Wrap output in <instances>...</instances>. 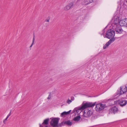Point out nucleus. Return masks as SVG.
Listing matches in <instances>:
<instances>
[{
	"mask_svg": "<svg viewBox=\"0 0 127 127\" xmlns=\"http://www.w3.org/2000/svg\"><path fill=\"white\" fill-rule=\"evenodd\" d=\"M119 22V18L117 16H115L114 18V20L113 22V23L116 25L118 24Z\"/></svg>",
	"mask_w": 127,
	"mask_h": 127,
	"instance_id": "f8f14e48",
	"label": "nucleus"
},
{
	"mask_svg": "<svg viewBox=\"0 0 127 127\" xmlns=\"http://www.w3.org/2000/svg\"><path fill=\"white\" fill-rule=\"evenodd\" d=\"M34 40H35V38H34V36L33 37V38L32 43H34Z\"/></svg>",
	"mask_w": 127,
	"mask_h": 127,
	"instance_id": "bb28decb",
	"label": "nucleus"
},
{
	"mask_svg": "<svg viewBox=\"0 0 127 127\" xmlns=\"http://www.w3.org/2000/svg\"><path fill=\"white\" fill-rule=\"evenodd\" d=\"M115 35V32L112 30H109L106 32V37L109 39L112 38H114L113 37Z\"/></svg>",
	"mask_w": 127,
	"mask_h": 127,
	"instance_id": "f03ea898",
	"label": "nucleus"
},
{
	"mask_svg": "<svg viewBox=\"0 0 127 127\" xmlns=\"http://www.w3.org/2000/svg\"><path fill=\"white\" fill-rule=\"evenodd\" d=\"M81 118V117L80 116H77L74 118L73 120L75 121H78L80 120Z\"/></svg>",
	"mask_w": 127,
	"mask_h": 127,
	"instance_id": "dca6fc26",
	"label": "nucleus"
},
{
	"mask_svg": "<svg viewBox=\"0 0 127 127\" xmlns=\"http://www.w3.org/2000/svg\"><path fill=\"white\" fill-rule=\"evenodd\" d=\"M102 32V33L101 34V35H104V34L105 32L104 30H103Z\"/></svg>",
	"mask_w": 127,
	"mask_h": 127,
	"instance_id": "393cba45",
	"label": "nucleus"
},
{
	"mask_svg": "<svg viewBox=\"0 0 127 127\" xmlns=\"http://www.w3.org/2000/svg\"><path fill=\"white\" fill-rule=\"evenodd\" d=\"M49 18L48 19H47L45 20V21L47 22H49Z\"/></svg>",
	"mask_w": 127,
	"mask_h": 127,
	"instance_id": "b1692460",
	"label": "nucleus"
},
{
	"mask_svg": "<svg viewBox=\"0 0 127 127\" xmlns=\"http://www.w3.org/2000/svg\"><path fill=\"white\" fill-rule=\"evenodd\" d=\"M71 111V110H70L69 111L67 112L65 111L64 112L61 114V115L62 116H64L65 115H68L70 113Z\"/></svg>",
	"mask_w": 127,
	"mask_h": 127,
	"instance_id": "2eb2a0df",
	"label": "nucleus"
},
{
	"mask_svg": "<svg viewBox=\"0 0 127 127\" xmlns=\"http://www.w3.org/2000/svg\"><path fill=\"white\" fill-rule=\"evenodd\" d=\"M64 122H62L61 123H59V124H58L57 126V127H61L63 126L64 124Z\"/></svg>",
	"mask_w": 127,
	"mask_h": 127,
	"instance_id": "aec40b11",
	"label": "nucleus"
},
{
	"mask_svg": "<svg viewBox=\"0 0 127 127\" xmlns=\"http://www.w3.org/2000/svg\"><path fill=\"white\" fill-rule=\"evenodd\" d=\"M8 117H6V118L4 120L5 121H6L7 120V119L8 118Z\"/></svg>",
	"mask_w": 127,
	"mask_h": 127,
	"instance_id": "c85d7f7f",
	"label": "nucleus"
},
{
	"mask_svg": "<svg viewBox=\"0 0 127 127\" xmlns=\"http://www.w3.org/2000/svg\"><path fill=\"white\" fill-rule=\"evenodd\" d=\"M33 43H32V44L30 46V47H31L32 46V45L33 44Z\"/></svg>",
	"mask_w": 127,
	"mask_h": 127,
	"instance_id": "cd10ccee",
	"label": "nucleus"
},
{
	"mask_svg": "<svg viewBox=\"0 0 127 127\" xmlns=\"http://www.w3.org/2000/svg\"><path fill=\"white\" fill-rule=\"evenodd\" d=\"M127 103V101L126 100H121L120 101L119 104L122 107H123L126 105Z\"/></svg>",
	"mask_w": 127,
	"mask_h": 127,
	"instance_id": "9d476101",
	"label": "nucleus"
},
{
	"mask_svg": "<svg viewBox=\"0 0 127 127\" xmlns=\"http://www.w3.org/2000/svg\"><path fill=\"white\" fill-rule=\"evenodd\" d=\"M11 111H12V110H11L10 111V112L9 113V114H10V115H11Z\"/></svg>",
	"mask_w": 127,
	"mask_h": 127,
	"instance_id": "7c9ffc66",
	"label": "nucleus"
},
{
	"mask_svg": "<svg viewBox=\"0 0 127 127\" xmlns=\"http://www.w3.org/2000/svg\"><path fill=\"white\" fill-rule=\"evenodd\" d=\"M70 9V8L68 5L64 7V10L65 11H67L69 10Z\"/></svg>",
	"mask_w": 127,
	"mask_h": 127,
	"instance_id": "6ab92c4d",
	"label": "nucleus"
},
{
	"mask_svg": "<svg viewBox=\"0 0 127 127\" xmlns=\"http://www.w3.org/2000/svg\"><path fill=\"white\" fill-rule=\"evenodd\" d=\"M120 92L118 93V94L119 95H121L125 93L124 92L123 90L122 89V88H120Z\"/></svg>",
	"mask_w": 127,
	"mask_h": 127,
	"instance_id": "f3484780",
	"label": "nucleus"
},
{
	"mask_svg": "<svg viewBox=\"0 0 127 127\" xmlns=\"http://www.w3.org/2000/svg\"><path fill=\"white\" fill-rule=\"evenodd\" d=\"M118 111V108L116 106L112 107L109 110V111L111 113H113L115 114L117 113Z\"/></svg>",
	"mask_w": 127,
	"mask_h": 127,
	"instance_id": "1a4fd4ad",
	"label": "nucleus"
},
{
	"mask_svg": "<svg viewBox=\"0 0 127 127\" xmlns=\"http://www.w3.org/2000/svg\"><path fill=\"white\" fill-rule=\"evenodd\" d=\"M126 27H127V25H126Z\"/></svg>",
	"mask_w": 127,
	"mask_h": 127,
	"instance_id": "f704fd0d",
	"label": "nucleus"
},
{
	"mask_svg": "<svg viewBox=\"0 0 127 127\" xmlns=\"http://www.w3.org/2000/svg\"><path fill=\"white\" fill-rule=\"evenodd\" d=\"M127 19H125L120 21L119 24L121 26H125L127 25Z\"/></svg>",
	"mask_w": 127,
	"mask_h": 127,
	"instance_id": "423d86ee",
	"label": "nucleus"
},
{
	"mask_svg": "<svg viewBox=\"0 0 127 127\" xmlns=\"http://www.w3.org/2000/svg\"><path fill=\"white\" fill-rule=\"evenodd\" d=\"M96 102H86L82 106L79 108H76L74 110V111L78 113L79 110L82 111L87 108L92 107L94 106Z\"/></svg>",
	"mask_w": 127,
	"mask_h": 127,
	"instance_id": "f257e3e1",
	"label": "nucleus"
},
{
	"mask_svg": "<svg viewBox=\"0 0 127 127\" xmlns=\"http://www.w3.org/2000/svg\"><path fill=\"white\" fill-rule=\"evenodd\" d=\"M125 87H126V88L127 87V86H125Z\"/></svg>",
	"mask_w": 127,
	"mask_h": 127,
	"instance_id": "72a5a7b5",
	"label": "nucleus"
},
{
	"mask_svg": "<svg viewBox=\"0 0 127 127\" xmlns=\"http://www.w3.org/2000/svg\"><path fill=\"white\" fill-rule=\"evenodd\" d=\"M59 120V118H53L50 122V125L53 127H57V126Z\"/></svg>",
	"mask_w": 127,
	"mask_h": 127,
	"instance_id": "7ed1b4c3",
	"label": "nucleus"
},
{
	"mask_svg": "<svg viewBox=\"0 0 127 127\" xmlns=\"http://www.w3.org/2000/svg\"><path fill=\"white\" fill-rule=\"evenodd\" d=\"M51 93H50L49 94V95L48 97L47 98L48 99H50L51 98Z\"/></svg>",
	"mask_w": 127,
	"mask_h": 127,
	"instance_id": "5701e85b",
	"label": "nucleus"
},
{
	"mask_svg": "<svg viewBox=\"0 0 127 127\" xmlns=\"http://www.w3.org/2000/svg\"><path fill=\"white\" fill-rule=\"evenodd\" d=\"M49 120V118H47L45 120L42 124V125L39 124L40 127H48L46 126V125H48Z\"/></svg>",
	"mask_w": 127,
	"mask_h": 127,
	"instance_id": "0eeeda50",
	"label": "nucleus"
},
{
	"mask_svg": "<svg viewBox=\"0 0 127 127\" xmlns=\"http://www.w3.org/2000/svg\"><path fill=\"white\" fill-rule=\"evenodd\" d=\"M114 38H113L112 39H111L109 40V41L107 42L103 46V49H106L108 46L110 45L111 43L113 42L115 40Z\"/></svg>",
	"mask_w": 127,
	"mask_h": 127,
	"instance_id": "6e6552de",
	"label": "nucleus"
},
{
	"mask_svg": "<svg viewBox=\"0 0 127 127\" xmlns=\"http://www.w3.org/2000/svg\"><path fill=\"white\" fill-rule=\"evenodd\" d=\"M93 1V0H85L84 4L87 5L88 4L92 3Z\"/></svg>",
	"mask_w": 127,
	"mask_h": 127,
	"instance_id": "ddd939ff",
	"label": "nucleus"
},
{
	"mask_svg": "<svg viewBox=\"0 0 127 127\" xmlns=\"http://www.w3.org/2000/svg\"><path fill=\"white\" fill-rule=\"evenodd\" d=\"M10 116V114H9L7 115V117L8 118V117H9Z\"/></svg>",
	"mask_w": 127,
	"mask_h": 127,
	"instance_id": "c756f323",
	"label": "nucleus"
},
{
	"mask_svg": "<svg viewBox=\"0 0 127 127\" xmlns=\"http://www.w3.org/2000/svg\"><path fill=\"white\" fill-rule=\"evenodd\" d=\"M106 107L105 104L102 103H99L96 105L95 109L97 111H100L104 109Z\"/></svg>",
	"mask_w": 127,
	"mask_h": 127,
	"instance_id": "20e7f679",
	"label": "nucleus"
},
{
	"mask_svg": "<svg viewBox=\"0 0 127 127\" xmlns=\"http://www.w3.org/2000/svg\"><path fill=\"white\" fill-rule=\"evenodd\" d=\"M92 114L93 112L91 111L86 109L84 111L83 116L84 117L88 118L90 117Z\"/></svg>",
	"mask_w": 127,
	"mask_h": 127,
	"instance_id": "39448f33",
	"label": "nucleus"
},
{
	"mask_svg": "<svg viewBox=\"0 0 127 127\" xmlns=\"http://www.w3.org/2000/svg\"><path fill=\"white\" fill-rule=\"evenodd\" d=\"M71 102V100L69 99H68L67 101V102L69 104H70Z\"/></svg>",
	"mask_w": 127,
	"mask_h": 127,
	"instance_id": "4be33fe9",
	"label": "nucleus"
},
{
	"mask_svg": "<svg viewBox=\"0 0 127 127\" xmlns=\"http://www.w3.org/2000/svg\"><path fill=\"white\" fill-rule=\"evenodd\" d=\"M122 88L124 92L125 93L127 91V88Z\"/></svg>",
	"mask_w": 127,
	"mask_h": 127,
	"instance_id": "412c9836",
	"label": "nucleus"
},
{
	"mask_svg": "<svg viewBox=\"0 0 127 127\" xmlns=\"http://www.w3.org/2000/svg\"><path fill=\"white\" fill-rule=\"evenodd\" d=\"M115 30L117 33H121L123 31V30L120 26L116 27Z\"/></svg>",
	"mask_w": 127,
	"mask_h": 127,
	"instance_id": "9b49d317",
	"label": "nucleus"
},
{
	"mask_svg": "<svg viewBox=\"0 0 127 127\" xmlns=\"http://www.w3.org/2000/svg\"><path fill=\"white\" fill-rule=\"evenodd\" d=\"M68 5L70 9L73 6V2H70Z\"/></svg>",
	"mask_w": 127,
	"mask_h": 127,
	"instance_id": "a211bd4d",
	"label": "nucleus"
},
{
	"mask_svg": "<svg viewBox=\"0 0 127 127\" xmlns=\"http://www.w3.org/2000/svg\"><path fill=\"white\" fill-rule=\"evenodd\" d=\"M64 124L71 126L72 125V123L69 121L64 122Z\"/></svg>",
	"mask_w": 127,
	"mask_h": 127,
	"instance_id": "4468645a",
	"label": "nucleus"
},
{
	"mask_svg": "<svg viewBox=\"0 0 127 127\" xmlns=\"http://www.w3.org/2000/svg\"><path fill=\"white\" fill-rule=\"evenodd\" d=\"M71 99L72 100H74V98L73 96H71Z\"/></svg>",
	"mask_w": 127,
	"mask_h": 127,
	"instance_id": "a878e982",
	"label": "nucleus"
},
{
	"mask_svg": "<svg viewBox=\"0 0 127 127\" xmlns=\"http://www.w3.org/2000/svg\"><path fill=\"white\" fill-rule=\"evenodd\" d=\"M89 2V1H86L87 3H88Z\"/></svg>",
	"mask_w": 127,
	"mask_h": 127,
	"instance_id": "473e14b6",
	"label": "nucleus"
},
{
	"mask_svg": "<svg viewBox=\"0 0 127 127\" xmlns=\"http://www.w3.org/2000/svg\"><path fill=\"white\" fill-rule=\"evenodd\" d=\"M6 122V121H5V120H3V123L4 124Z\"/></svg>",
	"mask_w": 127,
	"mask_h": 127,
	"instance_id": "2f4dec72",
	"label": "nucleus"
}]
</instances>
